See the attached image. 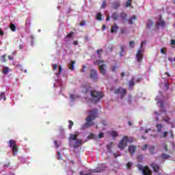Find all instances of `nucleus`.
Returning a JSON list of instances; mask_svg holds the SVG:
<instances>
[{
  "instance_id": "1",
  "label": "nucleus",
  "mask_w": 175,
  "mask_h": 175,
  "mask_svg": "<svg viewBox=\"0 0 175 175\" xmlns=\"http://www.w3.org/2000/svg\"><path fill=\"white\" fill-rule=\"evenodd\" d=\"M88 116L85 118L86 122L84 124L83 126L85 128H90V126H94L95 123H94V120L98 117V109H94L93 110H90L88 111Z\"/></svg>"
},
{
  "instance_id": "2",
  "label": "nucleus",
  "mask_w": 175,
  "mask_h": 175,
  "mask_svg": "<svg viewBox=\"0 0 175 175\" xmlns=\"http://www.w3.org/2000/svg\"><path fill=\"white\" fill-rule=\"evenodd\" d=\"M128 143H133V137L124 136L118 144V147L120 150H125L128 146Z\"/></svg>"
},
{
  "instance_id": "3",
  "label": "nucleus",
  "mask_w": 175,
  "mask_h": 175,
  "mask_svg": "<svg viewBox=\"0 0 175 175\" xmlns=\"http://www.w3.org/2000/svg\"><path fill=\"white\" fill-rule=\"evenodd\" d=\"M92 96V100L94 103H98L103 98V92H98L96 90H92L90 92Z\"/></svg>"
},
{
  "instance_id": "4",
  "label": "nucleus",
  "mask_w": 175,
  "mask_h": 175,
  "mask_svg": "<svg viewBox=\"0 0 175 175\" xmlns=\"http://www.w3.org/2000/svg\"><path fill=\"white\" fill-rule=\"evenodd\" d=\"M10 148L12 150V154L14 156L17 155V153L18 152V146L17 144H16V140L10 139L9 141Z\"/></svg>"
},
{
  "instance_id": "5",
  "label": "nucleus",
  "mask_w": 175,
  "mask_h": 175,
  "mask_svg": "<svg viewBox=\"0 0 175 175\" xmlns=\"http://www.w3.org/2000/svg\"><path fill=\"white\" fill-rule=\"evenodd\" d=\"M96 64H98L99 66V69L101 75H103V76H105L107 66L106 64H103V60H100V59L96 60Z\"/></svg>"
},
{
  "instance_id": "6",
  "label": "nucleus",
  "mask_w": 175,
  "mask_h": 175,
  "mask_svg": "<svg viewBox=\"0 0 175 175\" xmlns=\"http://www.w3.org/2000/svg\"><path fill=\"white\" fill-rule=\"evenodd\" d=\"M114 93L116 94H120L122 95V96H124V95H126V90L122 89V88H119L115 90Z\"/></svg>"
},
{
  "instance_id": "7",
  "label": "nucleus",
  "mask_w": 175,
  "mask_h": 175,
  "mask_svg": "<svg viewBox=\"0 0 175 175\" xmlns=\"http://www.w3.org/2000/svg\"><path fill=\"white\" fill-rule=\"evenodd\" d=\"M150 167L153 169V171L155 173H159V170H161V165L157 163L150 164Z\"/></svg>"
},
{
  "instance_id": "8",
  "label": "nucleus",
  "mask_w": 175,
  "mask_h": 175,
  "mask_svg": "<svg viewBox=\"0 0 175 175\" xmlns=\"http://www.w3.org/2000/svg\"><path fill=\"white\" fill-rule=\"evenodd\" d=\"M90 77L92 80L96 81L98 80V72L96 70H91L90 71Z\"/></svg>"
},
{
  "instance_id": "9",
  "label": "nucleus",
  "mask_w": 175,
  "mask_h": 175,
  "mask_svg": "<svg viewBox=\"0 0 175 175\" xmlns=\"http://www.w3.org/2000/svg\"><path fill=\"white\" fill-rule=\"evenodd\" d=\"M142 172L144 175H152V172L148 166H145Z\"/></svg>"
},
{
  "instance_id": "10",
  "label": "nucleus",
  "mask_w": 175,
  "mask_h": 175,
  "mask_svg": "<svg viewBox=\"0 0 175 175\" xmlns=\"http://www.w3.org/2000/svg\"><path fill=\"white\" fill-rule=\"evenodd\" d=\"M136 150H137V148L136 147V146L130 145L129 146V151L131 155H135V154L136 153Z\"/></svg>"
},
{
  "instance_id": "11",
  "label": "nucleus",
  "mask_w": 175,
  "mask_h": 175,
  "mask_svg": "<svg viewBox=\"0 0 175 175\" xmlns=\"http://www.w3.org/2000/svg\"><path fill=\"white\" fill-rule=\"evenodd\" d=\"M136 58L138 62H142V59H143V52L142 50H138L137 53H136Z\"/></svg>"
},
{
  "instance_id": "12",
  "label": "nucleus",
  "mask_w": 175,
  "mask_h": 175,
  "mask_svg": "<svg viewBox=\"0 0 175 175\" xmlns=\"http://www.w3.org/2000/svg\"><path fill=\"white\" fill-rule=\"evenodd\" d=\"M82 144V141L81 139H75V144H73L72 147L74 148H79L80 147V145H81Z\"/></svg>"
},
{
  "instance_id": "13",
  "label": "nucleus",
  "mask_w": 175,
  "mask_h": 175,
  "mask_svg": "<svg viewBox=\"0 0 175 175\" xmlns=\"http://www.w3.org/2000/svg\"><path fill=\"white\" fill-rule=\"evenodd\" d=\"M77 136H79V132H75L74 134L71 133L70 135L69 139L70 140H77Z\"/></svg>"
},
{
  "instance_id": "14",
  "label": "nucleus",
  "mask_w": 175,
  "mask_h": 175,
  "mask_svg": "<svg viewBox=\"0 0 175 175\" xmlns=\"http://www.w3.org/2000/svg\"><path fill=\"white\" fill-rule=\"evenodd\" d=\"M166 23L163 21L162 19H160L159 22L156 24V28L158 29L159 28V25H161L162 27H165Z\"/></svg>"
},
{
  "instance_id": "15",
  "label": "nucleus",
  "mask_w": 175,
  "mask_h": 175,
  "mask_svg": "<svg viewBox=\"0 0 175 175\" xmlns=\"http://www.w3.org/2000/svg\"><path fill=\"white\" fill-rule=\"evenodd\" d=\"M126 49V46L125 45H120V57H124V54H125Z\"/></svg>"
},
{
  "instance_id": "16",
  "label": "nucleus",
  "mask_w": 175,
  "mask_h": 175,
  "mask_svg": "<svg viewBox=\"0 0 175 175\" xmlns=\"http://www.w3.org/2000/svg\"><path fill=\"white\" fill-rule=\"evenodd\" d=\"M118 31V25H117V23H115L114 25H112L111 28V33H116Z\"/></svg>"
},
{
  "instance_id": "17",
  "label": "nucleus",
  "mask_w": 175,
  "mask_h": 175,
  "mask_svg": "<svg viewBox=\"0 0 175 175\" xmlns=\"http://www.w3.org/2000/svg\"><path fill=\"white\" fill-rule=\"evenodd\" d=\"M75 64H76V62L71 60L70 63L68 64V68L70 70H75Z\"/></svg>"
},
{
  "instance_id": "18",
  "label": "nucleus",
  "mask_w": 175,
  "mask_h": 175,
  "mask_svg": "<svg viewBox=\"0 0 175 175\" xmlns=\"http://www.w3.org/2000/svg\"><path fill=\"white\" fill-rule=\"evenodd\" d=\"M157 131L159 133H161L162 132V129L163 128V125L162 124H157L156 125Z\"/></svg>"
},
{
  "instance_id": "19",
  "label": "nucleus",
  "mask_w": 175,
  "mask_h": 175,
  "mask_svg": "<svg viewBox=\"0 0 175 175\" xmlns=\"http://www.w3.org/2000/svg\"><path fill=\"white\" fill-rule=\"evenodd\" d=\"M154 25V23L151 20H148L147 24H146V28L147 29H151V27Z\"/></svg>"
},
{
  "instance_id": "20",
  "label": "nucleus",
  "mask_w": 175,
  "mask_h": 175,
  "mask_svg": "<svg viewBox=\"0 0 175 175\" xmlns=\"http://www.w3.org/2000/svg\"><path fill=\"white\" fill-rule=\"evenodd\" d=\"M137 16L136 15H133L130 19L128 20L129 24L131 25L133 24V20H137Z\"/></svg>"
},
{
  "instance_id": "21",
  "label": "nucleus",
  "mask_w": 175,
  "mask_h": 175,
  "mask_svg": "<svg viewBox=\"0 0 175 175\" xmlns=\"http://www.w3.org/2000/svg\"><path fill=\"white\" fill-rule=\"evenodd\" d=\"M90 88H91V85L89 84L85 85L83 86V92L87 93L88 92V90H90Z\"/></svg>"
},
{
  "instance_id": "22",
  "label": "nucleus",
  "mask_w": 175,
  "mask_h": 175,
  "mask_svg": "<svg viewBox=\"0 0 175 175\" xmlns=\"http://www.w3.org/2000/svg\"><path fill=\"white\" fill-rule=\"evenodd\" d=\"M162 121H164L167 124H170V118H169V116H163L162 118Z\"/></svg>"
},
{
  "instance_id": "23",
  "label": "nucleus",
  "mask_w": 175,
  "mask_h": 175,
  "mask_svg": "<svg viewBox=\"0 0 175 175\" xmlns=\"http://www.w3.org/2000/svg\"><path fill=\"white\" fill-rule=\"evenodd\" d=\"M113 144H114L113 142H111L108 145H107V148L109 152H112L113 151L111 150V148H113Z\"/></svg>"
},
{
  "instance_id": "24",
  "label": "nucleus",
  "mask_w": 175,
  "mask_h": 175,
  "mask_svg": "<svg viewBox=\"0 0 175 175\" xmlns=\"http://www.w3.org/2000/svg\"><path fill=\"white\" fill-rule=\"evenodd\" d=\"M7 56H8V55H7L6 54H4V55H1V56L0 57V61H1V62H3V63L6 62V61H7L6 57H7Z\"/></svg>"
},
{
  "instance_id": "25",
  "label": "nucleus",
  "mask_w": 175,
  "mask_h": 175,
  "mask_svg": "<svg viewBox=\"0 0 175 175\" xmlns=\"http://www.w3.org/2000/svg\"><path fill=\"white\" fill-rule=\"evenodd\" d=\"M9 70H10L9 67H3L2 73H3V75H8V73H9Z\"/></svg>"
},
{
  "instance_id": "26",
  "label": "nucleus",
  "mask_w": 175,
  "mask_h": 175,
  "mask_svg": "<svg viewBox=\"0 0 175 175\" xmlns=\"http://www.w3.org/2000/svg\"><path fill=\"white\" fill-rule=\"evenodd\" d=\"M75 35V32L71 31L67 34V36L64 38V40L66 41V39L72 38Z\"/></svg>"
},
{
  "instance_id": "27",
  "label": "nucleus",
  "mask_w": 175,
  "mask_h": 175,
  "mask_svg": "<svg viewBox=\"0 0 175 175\" xmlns=\"http://www.w3.org/2000/svg\"><path fill=\"white\" fill-rule=\"evenodd\" d=\"M161 158H162V159H169V158H171V157L170 155L163 153L161 154Z\"/></svg>"
},
{
  "instance_id": "28",
  "label": "nucleus",
  "mask_w": 175,
  "mask_h": 175,
  "mask_svg": "<svg viewBox=\"0 0 175 175\" xmlns=\"http://www.w3.org/2000/svg\"><path fill=\"white\" fill-rule=\"evenodd\" d=\"M112 18H113L114 21H116V20H118V13H113L111 16Z\"/></svg>"
},
{
  "instance_id": "29",
  "label": "nucleus",
  "mask_w": 175,
  "mask_h": 175,
  "mask_svg": "<svg viewBox=\"0 0 175 175\" xmlns=\"http://www.w3.org/2000/svg\"><path fill=\"white\" fill-rule=\"evenodd\" d=\"M6 100V96H5V93H0V100Z\"/></svg>"
},
{
  "instance_id": "30",
  "label": "nucleus",
  "mask_w": 175,
  "mask_h": 175,
  "mask_svg": "<svg viewBox=\"0 0 175 175\" xmlns=\"http://www.w3.org/2000/svg\"><path fill=\"white\" fill-rule=\"evenodd\" d=\"M120 17H121V18H122V20H125L126 18V17H128V15L124 12H122L120 14Z\"/></svg>"
},
{
  "instance_id": "31",
  "label": "nucleus",
  "mask_w": 175,
  "mask_h": 175,
  "mask_svg": "<svg viewBox=\"0 0 175 175\" xmlns=\"http://www.w3.org/2000/svg\"><path fill=\"white\" fill-rule=\"evenodd\" d=\"M155 150V147L154 146H150L149 148V152L152 155H154L155 154V152H154V150Z\"/></svg>"
},
{
  "instance_id": "32",
  "label": "nucleus",
  "mask_w": 175,
  "mask_h": 175,
  "mask_svg": "<svg viewBox=\"0 0 175 175\" xmlns=\"http://www.w3.org/2000/svg\"><path fill=\"white\" fill-rule=\"evenodd\" d=\"M10 29L12 31V32L16 31V25H15L14 24L11 23V24L10 25Z\"/></svg>"
},
{
  "instance_id": "33",
  "label": "nucleus",
  "mask_w": 175,
  "mask_h": 175,
  "mask_svg": "<svg viewBox=\"0 0 175 175\" xmlns=\"http://www.w3.org/2000/svg\"><path fill=\"white\" fill-rule=\"evenodd\" d=\"M96 18L97 20H98V21H102V13L100 12L98 13L96 16Z\"/></svg>"
},
{
  "instance_id": "34",
  "label": "nucleus",
  "mask_w": 175,
  "mask_h": 175,
  "mask_svg": "<svg viewBox=\"0 0 175 175\" xmlns=\"http://www.w3.org/2000/svg\"><path fill=\"white\" fill-rule=\"evenodd\" d=\"M68 122H69L68 129H72V126L75 125V123L72 120H69Z\"/></svg>"
},
{
  "instance_id": "35",
  "label": "nucleus",
  "mask_w": 175,
  "mask_h": 175,
  "mask_svg": "<svg viewBox=\"0 0 175 175\" xmlns=\"http://www.w3.org/2000/svg\"><path fill=\"white\" fill-rule=\"evenodd\" d=\"M106 6H107V4H106V0H105L101 4V9H105Z\"/></svg>"
},
{
  "instance_id": "36",
  "label": "nucleus",
  "mask_w": 175,
  "mask_h": 175,
  "mask_svg": "<svg viewBox=\"0 0 175 175\" xmlns=\"http://www.w3.org/2000/svg\"><path fill=\"white\" fill-rule=\"evenodd\" d=\"M111 135L112 137H117V136H118V133H117V131H112L111 133Z\"/></svg>"
},
{
  "instance_id": "37",
  "label": "nucleus",
  "mask_w": 175,
  "mask_h": 175,
  "mask_svg": "<svg viewBox=\"0 0 175 175\" xmlns=\"http://www.w3.org/2000/svg\"><path fill=\"white\" fill-rule=\"evenodd\" d=\"M157 105H159V106L161 109L165 108V105H163V102H162V101H158Z\"/></svg>"
},
{
  "instance_id": "38",
  "label": "nucleus",
  "mask_w": 175,
  "mask_h": 175,
  "mask_svg": "<svg viewBox=\"0 0 175 175\" xmlns=\"http://www.w3.org/2000/svg\"><path fill=\"white\" fill-rule=\"evenodd\" d=\"M88 139H96V135L91 133L90 135H88Z\"/></svg>"
},
{
  "instance_id": "39",
  "label": "nucleus",
  "mask_w": 175,
  "mask_h": 175,
  "mask_svg": "<svg viewBox=\"0 0 175 175\" xmlns=\"http://www.w3.org/2000/svg\"><path fill=\"white\" fill-rule=\"evenodd\" d=\"M137 167L140 172H143V170H144V167H143V165H142V164H138Z\"/></svg>"
},
{
  "instance_id": "40",
  "label": "nucleus",
  "mask_w": 175,
  "mask_h": 175,
  "mask_svg": "<svg viewBox=\"0 0 175 175\" xmlns=\"http://www.w3.org/2000/svg\"><path fill=\"white\" fill-rule=\"evenodd\" d=\"M132 5V0H128V1L126 3V8H129V6H131Z\"/></svg>"
},
{
  "instance_id": "41",
  "label": "nucleus",
  "mask_w": 175,
  "mask_h": 175,
  "mask_svg": "<svg viewBox=\"0 0 175 175\" xmlns=\"http://www.w3.org/2000/svg\"><path fill=\"white\" fill-rule=\"evenodd\" d=\"M131 166H133V163L132 162H129L126 164L127 169H131Z\"/></svg>"
},
{
  "instance_id": "42",
  "label": "nucleus",
  "mask_w": 175,
  "mask_h": 175,
  "mask_svg": "<svg viewBox=\"0 0 175 175\" xmlns=\"http://www.w3.org/2000/svg\"><path fill=\"white\" fill-rule=\"evenodd\" d=\"M166 48H162L160 51V53H161V54H164L165 55H166Z\"/></svg>"
},
{
  "instance_id": "43",
  "label": "nucleus",
  "mask_w": 175,
  "mask_h": 175,
  "mask_svg": "<svg viewBox=\"0 0 175 175\" xmlns=\"http://www.w3.org/2000/svg\"><path fill=\"white\" fill-rule=\"evenodd\" d=\"M129 46L131 48V49H133V47H135V42L133 41H131L129 42Z\"/></svg>"
},
{
  "instance_id": "44",
  "label": "nucleus",
  "mask_w": 175,
  "mask_h": 175,
  "mask_svg": "<svg viewBox=\"0 0 175 175\" xmlns=\"http://www.w3.org/2000/svg\"><path fill=\"white\" fill-rule=\"evenodd\" d=\"M113 6L115 9H118V8H120V3L118 2H116L113 3Z\"/></svg>"
},
{
  "instance_id": "45",
  "label": "nucleus",
  "mask_w": 175,
  "mask_h": 175,
  "mask_svg": "<svg viewBox=\"0 0 175 175\" xmlns=\"http://www.w3.org/2000/svg\"><path fill=\"white\" fill-rule=\"evenodd\" d=\"M133 85H135V81H133V80H131L129 82V86L133 87Z\"/></svg>"
},
{
  "instance_id": "46",
  "label": "nucleus",
  "mask_w": 175,
  "mask_h": 175,
  "mask_svg": "<svg viewBox=\"0 0 175 175\" xmlns=\"http://www.w3.org/2000/svg\"><path fill=\"white\" fill-rule=\"evenodd\" d=\"M53 70H56L58 68V64H52Z\"/></svg>"
},
{
  "instance_id": "47",
  "label": "nucleus",
  "mask_w": 175,
  "mask_h": 175,
  "mask_svg": "<svg viewBox=\"0 0 175 175\" xmlns=\"http://www.w3.org/2000/svg\"><path fill=\"white\" fill-rule=\"evenodd\" d=\"M103 136H105V134L103 133H99L98 134L99 139H103Z\"/></svg>"
},
{
  "instance_id": "48",
  "label": "nucleus",
  "mask_w": 175,
  "mask_h": 175,
  "mask_svg": "<svg viewBox=\"0 0 175 175\" xmlns=\"http://www.w3.org/2000/svg\"><path fill=\"white\" fill-rule=\"evenodd\" d=\"M148 147V144H145L142 148H141V150H147V148Z\"/></svg>"
},
{
  "instance_id": "49",
  "label": "nucleus",
  "mask_w": 175,
  "mask_h": 175,
  "mask_svg": "<svg viewBox=\"0 0 175 175\" xmlns=\"http://www.w3.org/2000/svg\"><path fill=\"white\" fill-rule=\"evenodd\" d=\"M79 25H81V27H84V25H85V21H83L79 23Z\"/></svg>"
},
{
  "instance_id": "50",
  "label": "nucleus",
  "mask_w": 175,
  "mask_h": 175,
  "mask_svg": "<svg viewBox=\"0 0 175 175\" xmlns=\"http://www.w3.org/2000/svg\"><path fill=\"white\" fill-rule=\"evenodd\" d=\"M54 144H55L56 148H58V147H59V146L58 145V141L55 140L54 141Z\"/></svg>"
},
{
  "instance_id": "51",
  "label": "nucleus",
  "mask_w": 175,
  "mask_h": 175,
  "mask_svg": "<svg viewBox=\"0 0 175 175\" xmlns=\"http://www.w3.org/2000/svg\"><path fill=\"white\" fill-rule=\"evenodd\" d=\"M70 98L72 100H75V98H76V96H75V94H70Z\"/></svg>"
},
{
  "instance_id": "52",
  "label": "nucleus",
  "mask_w": 175,
  "mask_h": 175,
  "mask_svg": "<svg viewBox=\"0 0 175 175\" xmlns=\"http://www.w3.org/2000/svg\"><path fill=\"white\" fill-rule=\"evenodd\" d=\"M162 137H167V131H165V132L163 133Z\"/></svg>"
},
{
  "instance_id": "53",
  "label": "nucleus",
  "mask_w": 175,
  "mask_h": 175,
  "mask_svg": "<svg viewBox=\"0 0 175 175\" xmlns=\"http://www.w3.org/2000/svg\"><path fill=\"white\" fill-rule=\"evenodd\" d=\"M117 70V66H112L111 67V71L112 72H116Z\"/></svg>"
},
{
  "instance_id": "54",
  "label": "nucleus",
  "mask_w": 175,
  "mask_h": 175,
  "mask_svg": "<svg viewBox=\"0 0 175 175\" xmlns=\"http://www.w3.org/2000/svg\"><path fill=\"white\" fill-rule=\"evenodd\" d=\"M61 73H62V67L59 66V75H61Z\"/></svg>"
},
{
  "instance_id": "55",
  "label": "nucleus",
  "mask_w": 175,
  "mask_h": 175,
  "mask_svg": "<svg viewBox=\"0 0 175 175\" xmlns=\"http://www.w3.org/2000/svg\"><path fill=\"white\" fill-rule=\"evenodd\" d=\"M5 35V33H3V31H2V29H0V36H3Z\"/></svg>"
},
{
  "instance_id": "56",
  "label": "nucleus",
  "mask_w": 175,
  "mask_h": 175,
  "mask_svg": "<svg viewBox=\"0 0 175 175\" xmlns=\"http://www.w3.org/2000/svg\"><path fill=\"white\" fill-rule=\"evenodd\" d=\"M8 59H10V61H13L14 59V57H13L12 56L9 55L8 56Z\"/></svg>"
},
{
  "instance_id": "57",
  "label": "nucleus",
  "mask_w": 175,
  "mask_h": 175,
  "mask_svg": "<svg viewBox=\"0 0 175 175\" xmlns=\"http://www.w3.org/2000/svg\"><path fill=\"white\" fill-rule=\"evenodd\" d=\"M170 135L171 137H174L173 130H170Z\"/></svg>"
},
{
  "instance_id": "58",
  "label": "nucleus",
  "mask_w": 175,
  "mask_h": 175,
  "mask_svg": "<svg viewBox=\"0 0 175 175\" xmlns=\"http://www.w3.org/2000/svg\"><path fill=\"white\" fill-rule=\"evenodd\" d=\"M84 69H85V66H82V69H81V72H85V71L84 70Z\"/></svg>"
},
{
  "instance_id": "59",
  "label": "nucleus",
  "mask_w": 175,
  "mask_h": 175,
  "mask_svg": "<svg viewBox=\"0 0 175 175\" xmlns=\"http://www.w3.org/2000/svg\"><path fill=\"white\" fill-rule=\"evenodd\" d=\"M74 46H77L79 44V42L77 40L74 41L73 42Z\"/></svg>"
},
{
  "instance_id": "60",
  "label": "nucleus",
  "mask_w": 175,
  "mask_h": 175,
  "mask_svg": "<svg viewBox=\"0 0 175 175\" xmlns=\"http://www.w3.org/2000/svg\"><path fill=\"white\" fill-rule=\"evenodd\" d=\"M144 43H146V41H142L141 43V46H140V49L143 48V44H144Z\"/></svg>"
},
{
  "instance_id": "61",
  "label": "nucleus",
  "mask_w": 175,
  "mask_h": 175,
  "mask_svg": "<svg viewBox=\"0 0 175 175\" xmlns=\"http://www.w3.org/2000/svg\"><path fill=\"white\" fill-rule=\"evenodd\" d=\"M85 39L87 42H88V40H90V38L88 37V36H85Z\"/></svg>"
},
{
  "instance_id": "62",
  "label": "nucleus",
  "mask_w": 175,
  "mask_h": 175,
  "mask_svg": "<svg viewBox=\"0 0 175 175\" xmlns=\"http://www.w3.org/2000/svg\"><path fill=\"white\" fill-rule=\"evenodd\" d=\"M168 61H170V62H173V58L172 57H168Z\"/></svg>"
},
{
  "instance_id": "63",
  "label": "nucleus",
  "mask_w": 175,
  "mask_h": 175,
  "mask_svg": "<svg viewBox=\"0 0 175 175\" xmlns=\"http://www.w3.org/2000/svg\"><path fill=\"white\" fill-rule=\"evenodd\" d=\"M106 29V25H103V31H105Z\"/></svg>"
},
{
  "instance_id": "64",
  "label": "nucleus",
  "mask_w": 175,
  "mask_h": 175,
  "mask_svg": "<svg viewBox=\"0 0 175 175\" xmlns=\"http://www.w3.org/2000/svg\"><path fill=\"white\" fill-rule=\"evenodd\" d=\"M79 174H80V175H83L82 172H79ZM84 175H89V173H88V174H84Z\"/></svg>"
}]
</instances>
